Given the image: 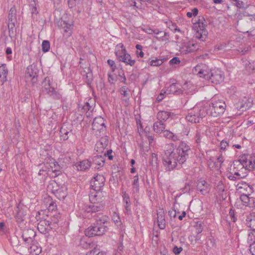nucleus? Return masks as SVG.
Segmentation results:
<instances>
[{
    "label": "nucleus",
    "instance_id": "obj_38",
    "mask_svg": "<svg viewBox=\"0 0 255 255\" xmlns=\"http://www.w3.org/2000/svg\"><path fill=\"white\" fill-rule=\"evenodd\" d=\"M48 94L50 97L54 99L58 100L61 98V94L58 92L56 91L54 88L50 91Z\"/></svg>",
    "mask_w": 255,
    "mask_h": 255
},
{
    "label": "nucleus",
    "instance_id": "obj_26",
    "mask_svg": "<svg viewBox=\"0 0 255 255\" xmlns=\"http://www.w3.org/2000/svg\"><path fill=\"white\" fill-rule=\"evenodd\" d=\"M29 253L32 255H38L41 252V248L32 243L27 246Z\"/></svg>",
    "mask_w": 255,
    "mask_h": 255
},
{
    "label": "nucleus",
    "instance_id": "obj_1",
    "mask_svg": "<svg viewBox=\"0 0 255 255\" xmlns=\"http://www.w3.org/2000/svg\"><path fill=\"white\" fill-rule=\"evenodd\" d=\"M173 143L166 144L162 160L167 171H171L184 163L189 157L191 152L190 146L184 141H180L178 147L175 150Z\"/></svg>",
    "mask_w": 255,
    "mask_h": 255
},
{
    "label": "nucleus",
    "instance_id": "obj_7",
    "mask_svg": "<svg viewBox=\"0 0 255 255\" xmlns=\"http://www.w3.org/2000/svg\"><path fill=\"white\" fill-rule=\"evenodd\" d=\"M208 77L205 79L210 80L212 83L217 84L224 81V72L219 68H214L211 69L210 71H208Z\"/></svg>",
    "mask_w": 255,
    "mask_h": 255
},
{
    "label": "nucleus",
    "instance_id": "obj_5",
    "mask_svg": "<svg viewBox=\"0 0 255 255\" xmlns=\"http://www.w3.org/2000/svg\"><path fill=\"white\" fill-rule=\"evenodd\" d=\"M117 47L121 48V50H117L115 52L116 56L117 59L121 62H124L126 65L133 66L134 65L135 61L132 59L129 54L127 53V50L123 44L119 43Z\"/></svg>",
    "mask_w": 255,
    "mask_h": 255
},
{
    "label": "nucleus",
    "instance_id": "obj_41",
    "mask_svg": "<svg viewBox=\"0 0 255 255\" xmlns=\"http://www.w3.org/2000/svg\"><path fill=\"white\" fill-rule=\"evenodd\" d=\"M69 132V131H68L66 128L63 126L60 130V136L62 137L63 140H67L68 139L67 135Z\"/></svg>",
    "mask_w": 255,
    "mask_h": 255
},
{
    "label": "nucleus",
    "instance_id": "obj_10",
    "mask_svg": "<svg viewBox=\"0 0 255 255\" xmlns=\"http://www.w3.org/2000/svg\"><path fill=\"white\" fill-rule=\"evenodd\" d=\"M36 236V232L31 229H26L23 230L22 234V238L25 245L28 246L34 242V239Z\"/></svg>",
    "mask_w": 255,
    "mask_h": 255
},
{
    "label": "nucleus",
    "instance_id": "obj_60",
    "mask_svg": "<svg viewBox=\"0 0 255 255\" xmlns=\"http://www.w3.org/2000/svg\"><path fill=\"white\" fill-rule=\"evenodd\" d=\"M172 134L173 133L169 130H165L163 131V135L167 138L170 139Z\"/></svg>",
    "mask_w": 255,
    "mask_h": 255
},
{
    "label": "nucleus",
    "instance_id": "obj_19",
    "mask_svg": "<svg viewBox=\"0 0 255 255\" xmlns=\"http://www.w3.org/2000/svg\"><path fill=\"white\" fill-rule=\"evenodd\" d=\"M122 197L123 198V201L124 203V207L125 209V213L129 215L131 214L130 198L128 194L126 191L123 192Z\"/></svg>",
    "mask_w": 255,
    "mask_h": 255
},
{
    "label": "nucleus",
    "instance_id": "obj_29",
    "mask_svg": "<svg viewBox=\"0 0 255 255\" xmlns=\"http://www.w3.org/2000/svg\"><path fill=\"white\" fill-rule=\"evenodd\" d=\"M240 200L243 203V205L245 206H249L251 207L252 203L253 202L254 204H255L254 206L255 207V203L254 202V199L252 198H250L246 194H242L241 195L240 198Z\"/></svg>",
    "mask_w": 255,
    "mask_h": 255
},
{
    "label": "nucleus",
    "instance_id": "obj_4",
    "mask_svg": "<svg viewBox=\"0 0 255 255\" xmlns=\"http://www.w3.org/2000/svg\"><path fill=\"white\" fill-rule=\"evenodd\" d=\"M207 22L203 17H199L198 20L194 23V27L197 28L195 37L202 42L205 41L208 36L206 29Z\"/></svg>",
    "mask_w": 255,
    "mask_h": 255
},
{
    "label": "nucleus",
    "instance_id": "obj_59",
    "mask_svg": "<svg viewBox=\"0 0 255 255\" xmlns=\"http://www.w3.org/2000/svg\"><path fill=\"white\" fill-rule=\"evenodd\" d=\"M149 30L150 31V32H149V34L154 33L156 35V36H159L161 35V34L163 33L162 31H160L157 29H154V30L149 29Z\"/></svg>",
    "mask_w": 255,
    "mask_h": 255
},
{
    "label": "nucleus",
    "instance_id": "obj_51",
    "mask_svg": "<svg viewBox=\"0 0 255 255\" xmlns=\"http://www.w3.org/2000/svg\"><path fill=\"white\" fill-rule=\"evenodd\" d=\"M30 10H31L32 17L33 18H35V16H36L37 14L38 13L37 7L36 6L33 5L32 4H31L30 5Z\"/></svg>",
    "mask_w": 255,
    "mask_h": 255
},
{
    "label": "nucleus",
    "instance_id": "obj_36",
    "mask_svg": "<svg viewBox=\"0 0 255 255\" xmlns=\"http://www.w3.org/2000/svg\"><path fill=\"white\" fill-rule=\"evenodd\" d=\"M132 191L134 193H137L139 191V179L138 175L133 177L132 182Z\"/></svg>",
    "mask_w": 255,
    "mask_h": 255
},
{
    "label": "nucleus",
    "instance_id": "obj_6",
    "mask_svg": "<svg viewBox=\"0 0 255 255\" xmlns=\"http://www.w3.org/2000/svg\"><path fill=\"white\" fill-rule=\"evenodd\" d=\"M17 23L16 10L14 6L12 7L8 15L7 26L8 29V35L12 38L14 34L15 24Z\"/></svg>",
    "mask_w": 255,
    "mask_h": 255
},
{
    "label": "nucleus",
    "instance_id": "obj_28",
    "mask_svg": "<svg viewBox=\"0 0 255 255\" xmlns=\"http://www.w3.org/2000/svg\"><path fill=\"white\" fill-rule=\"evenodd\" d=\"M167 92L169 94H173L174 95H180L182 93V90L177 87L175 83L171 84L167 89Z\"/></svg>",
    "mask_w": 255,
    "mask_h": 255
},
{
    "label": "nucleus",
    "instance_id": "obj_22",
    "mask_svg": "<svg viewBox=\"0 0 255 255\" xmlns=\"http://www.w3.org/2000/svg\"><path fill=\"white\" fill-rule=\"evenodd\" d=\"M246 221L247 226L252 231H255V213H253L247 215Z\"/></svg>",
    "mask_w": 255,
    "mask_h": 255
},
{
    "label": "nucleus",
    "instance_id": "obj_35",
    "mask_svg": "<svg viewBox=\"0 0 255 255\" xmlns=\"http://www.w3.org/2000/svg\"><path fill=\"white\" fill-rule=\"evenodd\" d=\"M215 189L219 195L223 194L225 190V186L222 181L220 180L216 182Z\"/></svg>",
    "mask_w": 255,
    "mask_h": 255
},
{
    "label": "nucleus",
    "instance_id": "obj_15",
    "mask_svg": "<svg viewBox=\"0 0 255 255\" xmlns=\"http://www.w3.org/2000/svg\"><path fill=\"white\" fill-rule=\"evenodd\" d=\"M92 126L93 130L99 131L100 132L104 131L106 128L104 119L101 117L95 118Z\"/></svg>",
    "mask_w": 255,
    "mask_h": 255
},
{
    "label": "nucleus",
    "instance_id": "obj_53",
    "mask_svg": "<svg viewBox=\"0 0 255 255\" xmlns=\"http://www.w3.org/2000/svg\"><path fill=\"white\" fill-rule=\"evenodd\" d=\"M229 215L233 222H235L237 221V217L235 216V211L233 209H230L229 213Z\"/></svg>",
    "mask_w": 255,
    "mask_h": 255
},
{
    "label": "nucleus",
    "instance_id": "obj_21",
    "mask_svg": "<svg viewBox=\"0 0 255 255\" xmlns=\"http://www.w3.org/2000/svg\"><path fill=\"white\" fill-rule=\"evenodd\" d=\"M203 65H197L194 67L193 69V72L194 74H196L199 75L200 77H203L204 79L207 78L208 77V71L203 69Z\"/></svg>",
    "mask_w": 255,
    "mask_h": 255
},
{
    "label": "nucleus",
    "instance_id": "obj_25",
    "mask_svg": "<svg viewBox=\"0 0 255 255\" xmlns=\"http://www.w3.org/2000/svg\"><path fill=\"white\" fill-rule=\"evenodd\" d=\"M171 115V113L165 111H159L157 114V119L158 121L163 122L167 121Z\"/></svg>",
    "mask_w": 255,
    "mask_h": 255
},
{
    "label": "nucleus",
    "instance_id": "obj_58",
    "mask_svg": "<svg viewBox=\"0 0 255 255\" xmlns=\"http://www.w3.org/2000/svg\"><path fill=\"white\" fill-rule=\"evenodd\" d=\"M119 75L121 77V82L124 84H126V78L123 70L121 72H119Z\"/></svg>",
    "mask_w": 255,
    "mask_h": 255
},
{
    "label": "nucleus",
    "instance_id": "obj_61",
    "mask_svg": "<svg viewBox=\"0 0 255 255\" xmlns=\"http://www.w3.org/2000/svg\"><path fill=\"white\" fill-rule=\"evenodd\" d=\"M181 190L184 193H189L190 191V187L189 184L188 183H186L184 187L181 189Z\"/></svg>",
    "mask_w": 255,
    "mask_h": 255
},
{
    "label": "nucleus",
    "instance_id": "obj_46",
    "mask_svg": "<svg viewBox=\"0 0 255 255\" xmlns=\"http://www.w3.org/2000/svg\"><path fill=\"white\" fill-rule=\"evenodd\" d=\"M247 241L250 244L255 243V231L249 233Z\"/></svg>",
    "mask_w": 255,
    "mask_h": 255
},
{
    "label": "nucleus",
    "instance_id": "obj_33",
    "mask_svg": "<svg viewBox=\"0 0 255 255\" xmlns=\"http://www.w3.org/2000/svg\"><path fill=\"white\" fill-rule=\"evenodd\" d=\"M92 164L103 166L105 163L104 158L102 156L96 155L92 158Z\"/></svg>",
    "mask_w": 255,
    "mask_h": 255
},
{
    "label": "nucleus",
    "instance_id": "obj_44",
    "mask_svg": "<svg viewBox=\"0 0 255 255\" xmlns=\"http://www.w3.org/2000/svg\"><path fill=\"white\" fill-rule=\"evenodd\" d=\"M112 220L117 226H119L122 225L120 216L118 213L114 212L113 214Z\"/></svg>",
    "mask_w": 255,
    "mask_h": 255
},
{
    "label": "nucleus",
    "instance_id": "obj_8",
    "mask_svg": "<svg viewBox=\"0 0 255 255\" xmlns=\"http://www.w3.org/2000/svg\"><path fill=\"white\" fill-rule=\"evenodd\" d=\"M108 230L106 225L100 226L98 225L95 226H90L85 231L86 236L91 237L96 236H102Z\"/></svg>",
    "mask_w": 255,
    "mask_h": 255
},
{
    "label": "nucleus",
    "instance_id": "obj_40",
    "mask_svg": "<svg viewBox=\"0 0 255 255\" xmlns=\"http://www.w3.org/2000/svg\"><path fill=\"white\" fill-rule=\"evenodd\" d=\"M86 255H106L105 252H100V250L97 247H95L93 250L88 252Z\"/></svg>",
    "mask_w": 255,
    "mask_h": 255
},
{
    "label": "nucleus",
    "instance_id": "obj_48",
    "mask_svg": "<svg viewBox=\"0 0 255 255\" xmlns=\"http://www.w3.org/2000/svg\"><path fill=\"white\" fill-rule=\"evenodd\" d=\"M128 91V88L126 86H122L120 89V93L124 97H128L129 96Z\"/></svg>",
    "mask_w": 255,
    "mask_h": 255
},
{
    "label": "nucleus",
    "instance_id": "obj_34",
    "mask_svg": "<svg viewBox=\"0 0 255 255\" xmlns=\"http://www.w3.org/2000/svg\"><path fill=\"white\" fill-rule=\"evenodd\" d=\"M8 73V70L6 68L5 64H2L1 66H0V78L3 81H6V76Z\"/></svg>",
    "mask_w": 255,
    "mask_h": 255
},
{
    "label": "nucleus",
    "instance_id": "obj_54",
    "mask_svg": "<svg viewBox=\"0 0 255 255\" xmlns=\"http://www.w3.org/2000/svg\"><path fill=\"white\" fill-rule=\"evenodd\" d=\"M73 27V25L72 24H68L66 23V25L64 26V31L65 32H69V36L71 35V29Z\"/></svg>",
    "mask_w": 255,
    "mask_h": 255
},
{
    "label": "nucleus",
    "instance_id": "obj_45",
    "mask_svg": "<svg viewBox=\"0 0 255 255\" xmlns=\"http://www.w3.org/2000/svg\"><path fill=\"white\" fill-rule=\"evenodd\" d=\"M50 42L48 40H43L42 43V50L45 53L48 52L50 49Z\"/></svg>",
    "mask_w": 255,
    "mask_h": 255
},
{
    "label": "nucleus",
    "instance_id": "obj_18",
    "mask_svg": "<svg viewBox=\"0 0 255 255\" xmlns=\"http://www.w3.org/2000/svg\"><path fill=\"white\" fill-rule=\"evenodd\" d=\"M245 98L242 101H239L235 105V108L241 111H245L250 108L252 106V102Z\"/></svg>",
    "mask_w": 255,
    "mask_h": 255
},
{
    "label": "nucleus",
    "instance_id": "obj_9",
    "mask_svg": "<svg viewBox=\"0 0 255 255\" xmlns=\"http://www.w3.org/2000/svg\"><path fill=\"white\" fill-rule=\"evenodd\" d=\"M105 178L101 174H97L91 181V187L92 190L101 191L105 183Z\"/></svg>",
    "mask_w": 255,
    "mask_h": 255
},
{
    "label": "nucleus",
    "instance_id": "obj_23",
    "mask_svg": "<svg viewBox=\"0 0 255 255\" xmlns=\"http://www.w3.org/2000/svg\"><path fill=\"white\" fill-rule=\"evenodd\" d=\"M50 164V167L52 169L53 173L54 174L53 176L56 177L59 175L61 173V168L58 163L55 161L54 159H52Z\"/></svg>",
    "mask_w": 255,
    "mask_h": 255
},
{
    "label": "nucleus",
    "instance_id": "obj_12",
    "mask_svg": "<svg viewBox=\"0 0 255 255\" xmlns=\"http://www.w3.org/2000/svg\"><path fill=\"white\" fill-rule=\"evenodd\" d=\"M52 222L46 219L41 220L37 225V230L42 234L48 233L52 229Z\"/></svg>",
    "mask_w": 255,
    "mask_h": 255
},
{
    "label": "nucleus",
    "instance_id": "obj_31",
    "mask_svg": "<svg viewBox=\"0 0 255 255\" xmlns=\"http://www.w3.org/2000/svg\"><path fill=\"white\" fill-rule=\"evenodd\" d=\"M16 208L17 209L15 217L17 220L21 221L23 220V217L26 215V211H24L23 208H21L19 205L17 206Z\"/></svg>",
    "mask_w": 255,
    "mask_h": 255
},
{
    "label": "nucleus",
    "instance_id": "obj_13",
    "mask_svg": "<svg viewBox=\"0 0 255 255\" xmlns=\"http://www.w3.org/2000/svg\"><path fill=\"white\" fill-rule=\"evenodd\" d=\"M197 189L202 195H206L209 193L211 186L205 180L200 179L197 182Z\"/></svg>",
    "mask_w": 255,
    "mask_h": 255
},
{
    "label": "nucleus",
    "instance_id": "obj_32",
    "mask_svg": "<svg viewBox=\"0 0 255 255\" xmlns=\"http://www.w3.org/2000/svg\"><path fill=\"white\" fill-rule=\"evenodd\" d=\"M43 91L46 92L48 94L50 91L53 89L54 88L51 85L50 78L49 77H46L42 83Z\"/></svg>",
    "mask_w": 255,
    "mask_h": 255
},
{
    "label": "nucleus",
    "instance_id": "obj_56",
    "mask_svg": "<svg viewBox=\"0 0 255 255\" xmlns=\"http://www.w3.org/2000/svg\"><path fill=\"white\" fill-rule=\"evenodd\" d=\"M180 62V60L179 58L177 57H173L169 61V63L170 65L177 64H179Z\"/></svg>",
    "mask_w": 255,
    "mask_h": 255
},
{
    "label": "nucleus",
    "instance_id": "obj_57",
    "mask_svg": "<svg viewBox=\"0 0 255 255\" xmlns=\"http://www.w3.org/2000/svg\"><path fill=\"white\" fill-rule=\"evenodd\" d=\"M57 208V205L55 202L53 201H51V203L49 204V207H48V210L49 211H54Z\"/></svg>",
    "mask_w": 255,
    "mask_h": 255
},
{
    "label": "nucleus",
    "instance_id": "obj_42",
    "mask_svg": "<svg viewBox=\"0 0 255 255\" xmlns=\"http://www.w3.org/2000/svg\"><path fill=\"white\" fill-rule=\"evenodd\" d=\"M109 218L107 216H102V217L97 219V224L100 226L105 225L108 222Z\"/></svg>",
    "mask_w": 255,
    "mask_h": 255
},
{
    "label": "nucleus",
    "instance_id": "obj_37",
    "mask_svg": "<svg viewBox=\"0 0 255 255\" xmlns=\"http://www.w3.org/2000/svg\"><path fill=\"white\" fill-rule=\"evenodd\" d=\"M200 46L197 43H189L186 46V51L188 53L192 52L199 49Z\"/></svg>",
    "mask_w": 255,
    "mask_h": 255
},
{
    "label": "nucleus",
    "instance_id": "obj_63",
    "mask_svg": "<svg viewBox=\"0 0 255 255\" xmlns=\"http://www.w3.org/2000/svg\"><path fill=\"white\" fill-rule=\"evenodd\" d=\"M182 250V248L181 247L178 248L177 246H175L173 249V252L175 255H177L181 253Z\"/></svg>",
    "mask_w": 255,
    "mask_h": 255
},
{
    "label": "nucleus",
    "instance_id": "obj_43",
    "mask_svg": "<svg viewBox=\"0 0 255 255\" xmlns=\"http://www.w3.org/2000/svg\"><path fill=\"white\" fill-rule=\"evenodd\" d=\"M244 63L247 70L249 72H253L255 70L254 62L251 63L250 61H244Z\"/></svg>",
    "mask_w": 255,
    "mask_h": 255
},
{
    "label": "nucleus",
    "instance_id": "obj_17",
    "mask_svg": "<svg viewBox=\"0 0 255 255\" xmlns=\"http://www.w3.org/2000/svg\"><path fill=\"white\" fill-rule=\"evenodd\" d=\"M104 208V204L102 203H91L89 205L85 206V211L87 213L92 212L96 213L97 212L102 211Z\"/></svg>",
    "mask_w": 255,
    "mask_h": 255
},
{
    "label": "nucleus",
    "instance_id": "obj_27",
    "mask_svg": "<svg viewBox=\"0 0 255 255\" xmlns=\"http://www.w3.org/2000/svg\"><path fill=\"white\" fill-rule=\"evenodd\" d=\"M158 227L160 229H164L166 226L163 212H159L157 214Z\"/></svg>",
    "mask_w": 255,
    "mask_h": 255
},
{
    "label": "nucleus",
    "instance_id": "obj_14",
    "mask_svg": "<svg viewBox=\"0 0 255 255\" xmlns=\"http://www.w3.org/2000/svg\"><path fill=\"white\" fill-rule=\"evenodd\" d=\"M104 197L103 193L101 191H91L89 195V199L91 203H102Z\"/></svg>",
    "mask_w": 255,
    "mask_h": 255
},
{
    "label": "nucleus",
    "instance_id": "obj_62",
    "mask_svg": "<svg viewBox=\"0 0 255 255\" xmlns=\"http://www.w3.org/2000/svg\"><path fill=\"white\" fill-rule=\"evenodd\" d=\"M207 245L209 247H213L215 244L214 239H209L206 242Z\"/></svg>",
    "mask_w": 255,
    "mask_h": 255
},
{
    "label": "nucleus",
    "instance_id": "obj_64",
    "mask_svg": "<svg viewBox=\"0 0 255 255\" xmlns=\"http://www.w3.org/2000/svg\"><path fill=\"white\" fill-rule=\"evenodd\" d=\"M250 251L252 255H255V243L250 244Z\"/></svg>",
    "mask_w": 255,
    "mask_h": 255
},
{
    "label": "nucleus",
    "instance_id": "obj_2",
    "mask_svg": "<svg viewBox=\"0 0 255 255\" xmlns=\"http://www.w3.org/2000/svg\"><path fill=\"white\" fill-rule=\"evenodd\" d=\"M209 107L203 105L197 106L193 108V109L186 116V120L193 123H198L200 121L207 115V111Z\"/></svg>",
    "mask_w": 255,
    "mask_h": 255
},
{
    "label": "nucleus",
    "instance_id": "obj_20",
    "mask_svg": "<svg viewBox=\"0 0 255 255\" xmlns=\"http://www.w3.org/2000/svg\"><path fill=\"white\" fill-rule=\"evenodd\" d=\"M92 165V161L89 159H84L76 163V167L78 170L86 171L90 168Z\"/></svg>",
    "mask_w": 255,
    "mask_h": 255
},
{
    "label": "nucleus",
    "instance_id": "obj_11",
    "mask_svg": "<svg viewBox=\"0 0 255 255\" xmlns=\"http://www.w3.org/2000/svg\"><path fill=\"white\" fill-rule=\"evenodd\" d=\"M247 163H248V159L245 156H242L239 160H236L234 161L232 166L233 170L237 171H241V169H247Z\"/></svg>",
    "mask_w": 255,
    "mask_h": 255
},
{
    "label": "nucleus",
    "instance_id": "obj_47",
    "mask_svg": "<svg viewBox=\"0 0 255 255\" xmlns=\"http://www.w3.org/2000/svg\"><path fill=\"white\" fill-rule=\"evenodd\" d=\"M195 232L197 235L200 234L203 230V225L201 221H198L196 223L195 226Z\"/></svg>",
    "mask_w": 255,
    "mask_h": 255
},
{
    "label": "nucleus",
    "instance_id": "obj_30",
    "mask_svg": "<svg viewBox=\"0 0 255 255\" xmlns=\"http://www.w3.org/2000/svg\"><path fill=\"white\" fill-rule=\"evenodd\" d=\"M165 128V125L163 122L159 121L156 122L153 124V129L156 133H161L163 132Z\"/></svg>",
    "mask_w": 255,
    "mask_h": 255
},
{
    "label": "nucleus",
    "instance_id": "obj_16",
    "mask_svg": "<svg viewBox=\"0 0 255 255\" xmlns=\"http://www.w3.org/2000/svg\"><path fill=\"white\" fill-rule=\"evenodd\" d=\"M38 70L37 66L35 65H31L27 67L26 69V76L31 78L33 83L37 81Z\"/></svg>",
    "mask_w": 255,
    "mask_h": 255
},
{
    "label": "nucleus",
    "instance_id": "obj_55",
    "mask_svg": "<svg viewBox=\"0 0 255 255\" xmlns=\"http://www.w3.org/2000/svg\"><path fill=\"white\" fill-rule=\"evenodd\" d=\"M82 109L85 111H93V108L92 106H90L88 102H86L84 105L83 106Z\"/></svg>",
    "mask_w": 255,
    "mask_h": 255
},
{
    "label": "nucleus",
    "instance_id": "obj_39",
    "mask_svg": "<svg viewBox=\"0 0 255 255\" xmlns=\"http://www.w3.org/2000/svg\"><path fill=\"white\" fill-rule=\"evenodd\" d=\"M144 132L145 136L148 138L149 144H150L154 140V137L152 135V133L150 132V128L146 127L144 129Z\"/></svg>",
    "mask_w": 255,
    "mask_h": 255
},
{
    "label": "nucleus",
    "instance_id": "obj_52",
    "mask_svg": "<svg viewBox=\"0 0 255 255\" xmlns=\"http://www.w3.org/2000/svg\"><path fill=\"white\" fill-rule=\"evenodd\" d=\"M247 169L252 170L255 168V159L253 160L248 159V163H247Z\"/></svg>",
    "mask_w": 255,
    "mask_h": 255
},
{
    "label": "nucleus",
    "instance_id": "obj_49",
    "mask_svg": "<svg viewBox=\"0 0 255 255\" xmlns=\"http://www.w3.org/2000/svg\"><path fill=\"white\" fill-rule=\"evenodd\" d=\"M163 63V61L162 59H156L155 60H152L150 61L149 64L151 66H159L161 65Z\"/></svg>",
    "mask_w": 255,
    "mask_h": 255
},
{
    "label": "nucleus",
    "instance_id": "obj_50",
    "mask_svg": "<svg viewBox=\"0 0 255 255\" xmlns=\"http://www.w3.org/2000/svg\"><path fill=\"white\" fill-rule=\"evenodd\" d=\"M198 8L196 7H195V8H192L191 9V11L188 12L187 13L186 15L188 17L190 18L192 16H196L198 14Z\"/></svg>",
    "mask_w": 255,
    "mask_h": 255
},
{
    "label": "nucleus",
    "instance_id": "obj_24",
    "mask_svg": "<svg viewBox=\"0 0 255 255\" xmlns=\"http://www.w3.org/2000/svg\"><path fill=\"white\" fill-rule=\"evenodd\" d=\"M55 196L60 200H64L67 196L66 188L61 186V188L54 190Z\"/></svg>",
    "mask_w": 255,
    "mask_h": 255
},
{
    "label": "nucleus",
    "instance_id": "obj_3",
    "mask_svg": "<svg viewBox=\"0 0 255 255\" xmlns=\"http://www.w3.org/2000/svg\"><path fill=\"white\" fill-rule=\"evenodd\" d=\"M205 106H209L207 115L213 117H217L222 115L225 110L226 105L222 100L215 101L204 103Z\"/></svg>",
    "mask_w": 255,
    "mask_h": 255
}]
</instances>
